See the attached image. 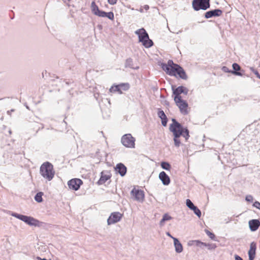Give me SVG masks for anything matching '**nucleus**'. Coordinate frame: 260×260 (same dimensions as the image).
Listing matches in <instances>:
<instances>
[{"instance_id": "obj_18", "label": "nucleus", "mask_w": 260, "mask_h": 260, "mask_svg": "<svg viewBox=\"0 0 260 260\" xmlns=\"http://www.w3.org/2000/svg\"><path fill=\"white\" fill-rule=\"evenodd\" d=\"M159 178L161 180L164 185H167L170 182L169 177L164 171L159 173Z\"/></svg>"}, {"instance_id": "obj_19", "label": "nucleus", "mask_w": 260, "mask_h": 260, "mask_svg": "<svg viewBox=\"0 0 260 260\" xmlns=\"http://www.w3.org/2000/svg\"><path fill=\"white\" fill-rule=\"evenodd\" d=\"M249 225L252 231H256L260 225V222L257 219H252L249 221Z\"/></svg>"}, {"instance_id": "obj_22", "label": "nucleus", "mask_w": 260, "mask_h": 260, "mask_svg": "<svg viewBox=\"0 0 260 260\" xmlns=\"http://www.w3.org/2000/svg\"><path fill=\"white\" fill-rule=\"evenodd\" d=\"M233 71H231V73L234 75L241 76L242 74L238 72L241 70L240 66L237 63H234L232 65Z\"/></svg>"}, {"instance_id": "obj_16", "label": "nucleus", "mask_w": 260, "mask_h": 260, "mask_svg": "<svg viewBox=\"0 0 260 260\" xmlns=\"http://www.w3.org/2000/svg\"><path fill=\"white\" fill-rule=\"evenodd\" d=\"M222 12L219 9H215L209 11L205 13V17L206 18H209L212 17L219 16L221 15Z\"/></svg>"}, {"instance_id": "obj_30", "label": "nucleus", "mask_w": 260, "mask_h": 260, "mask_svg": "<svg viewBox=\"0 0 260 260\" xmlns=\"http://www.w3.org/2000/svg\"><path fill=\"white\" fill-rule=\"evenodd\" d=\"M206 233L210 237V238H211L212 240L214 239L215 236L213 233L210 232L208 230L206 231Z\"/></svg>"}, {"instance_id": "obj_20", "label": "nucleus", "mask_w": 260, "mask_h": 260, "mask_svg": "<svg viewBox=\"0 0 260 260\" xmlns=\"http://www.w3.org/2000/svg\"><path fill=\"white\" fill-rule=\"evenodd\" d=\"M190 245H194L197 246H201L203 245L204 246L209 247V248H210L211 246L212 248H215L216 247V246L214 244L211 245L209 244H207L206 243L202 242L199 240H193L190 241Z\"/></svg>"}, {"instance_id": "obj_6", "label": "nucleus", "mask_w": 260, "mask_h": 260, "mask_svg": "<svg viewBox=\"0 0 260 260\" xmlns=\"http://www.w3.org/2000/svg\"><path fill=\"white\" fill-rule=\"evenodd\" d=\"M13 216L21 220L30 225L38 226L39 225V220L32 217L18 214L16 213L13 214Z\"/></svg>"}, {"instance_id": "obj_8", "label": "nucleus", "mask_w": 260, "mask_h": 260, "mask_svg": "<svg viewBox=\"0 0 260 260\" xmlns=\"http://www.w3.org/2000/svg\"><path fill=\"white\" fill-rule=\"evenodd\" d=\"M192 7L196 11L205 10L210 7L209 0H193Z\"/></svg>"}, {"instance_id": "obj_10", "label": "nucleus", "mask_w": 260, "mask_h": 260, "mask_svg": "<svg viewBox=\"0 0 260 260\" xmlns=\"http://www.w3.org/2000/svg\"><path fill=\"white\" fill-rule=\"evenodd\" d=\"M129 88V85L127 83H122L117 85L112 86L109 89L111 93L118 92L120 94L122 93V91H126Z\"/></svg>"}, {"instance_id": "obj_24", "label": "nucleus", "mask_w": 260, "mask_h": 260, "mask_svg": "<svg viewBox=\"0 0 260 260\" xmlns=\"http://www.w3.org/2000/svg\"><path fill=\"white\" fill-rule=\"evenodd\" d=\"M104 13L105 14H103L104 15L101 16V17H107L111 20H113L114 19V13L112 12L108 13L104 12Z\"/></svg>"}, {"instance_id": "obj_15", "label": "nucleus", "mask_w": 260, "mask_h": 260, "mask_svg": "<svg viewBox=\"0 0 260 260\" xmlns=\"http://www.w3.org/2000/svg\"><path fill=\"white\" fill-rule=\"evenodd\" d=\"M91 9L92 12L96 16L101 17L104 14V11L100 10L98 6L95 4V2H92L91 4Z\"/></svg>"}, {"instance_id": "obj_4", "label": "nucleus", "mask_w": 260, "mask_h": 260, "mask_svg": "<svg viewBox=\"0 0 260 260\" xmlns=\"http://www.w3.org/2000/svg\"><path fill=\"white\" fill-rule=\"evenodd\" d=\"M40 174L44 178L51 181L55 175L53 165L49 162L43 163L40 167Z\"/></svg>"}, {"instance_id": "obj_5", "label": "nucleus", "mask_w": 260, "mask_h": 260, "mask_svg": "<svg viewBox=\"0 0 260 260\" xmlns=\"http://www.w3.org/2000/svg\"><path fill=\"white\" fill-rule=\"evenodd\" d=\"M136 34L138 35L139 41L142 42L143 45L146 48H149L153 45V43L149 39L148 35L145 29H139L136 31Z\"/></svg>"}, {"instance_id": "obj_32", "label": "nucleus", "mask_w": 260, "mask_h": 260, "mask_svg": "<svg viewBox=\"0 0 260 260\" xmlns=\"http://www.w3.org/2000/svg\"><path fill=\"white\" fill-rule=\"evenodd\" d=\"M253 206L256 207V208H258L260 210V203H259L257 201H256L253 204Z\"/></svg>"}, {"instance_id": "obj_28", "label": "nucleus", "mask_w": 260, "mask_h": 260, "mask_svg": "<svg viewBox=\"0 0 260 260\" xmlns=\"http://www.w3.org/2000/svg\"><path fill=\"white\" fill-rule=\"evenodd\" d=\"M192 210L193 211L194 214H196L199 217H201V212L196 206H194L192 209Z\"/></svg>"}, {"instance_id": "obj_21", "label": "nucleus", "mask_w": 260, "mask_h": 260, "mask_svg": "<svg viewBox=\"0 0 260 260\" xmlns=\"http://www.w3.org/2000/svg\"><path fill=\"white\" fill-rule=\"evenodd\" d=\"M158 116L161 120L162 125L166 126L167 125L168 119L164 112L162 110H159L158 112Z\"/></svg>"}, {"instance_id": "obj_3", "label": "nucleus", "mask_w": 260, "mask_h": 260, "mask_svg": "<svg viewBox=\"0 0 260 260\" xmlns=\"http://www.w3.org/2000/svg\"><path fill=\"white\" fill-rule=\"evenodd\" d=\"M162 69L170 76L179 77L183 80L187 78V76L183 69L179 65L174 63L172 60H169L166 64H162Z\"/></svg>"}, {"instance_id": "obj_25", "label": "nucleus", "mask_w": 260, "mask_h": 260, "mask_svg": "<svg viewBox=\"0 0 260 260\" xmlns=\"http://www.w3.org/2000/svg\"><path fill=\"white\" fill-rule=\"evenodd\" d=\"M43 195V193L42 192H39L37 193L36 196L35 197V199L36 201L38 203H41L43 201L42 196Z\"/></svg>"}, {"instance_id": "obj_2", "label": "nucleus", "mask_w": 260, "mask_h": 260, "mask_svg": "<svg viewBox=\"0 0 260 260\" xmlns=\"http://www.w3.org/2000/svg\"><path fill=\"white\" fill-rule=\"evenodd\" d=\"M172 123L170 125V131L173 133L175 145L179 147L181 144L180 137L183 136L187 141L189 137V131L186 127H183L175 119H172Z\"/></svg>"}, {"instance_id": "obj_36", "label": "nucleus", "mask_w": 260, "mask_h": 260, "mask_svg": "<svg viewBox=\"0 0 260 260\" xmlns=\"http://www.w3.org/2000/svg\"><path fill=\"white\" fill-rule=\"evenodd\" d=\"M255 74V75H256L257 77L260 78V75L258 74V73L257 72Z\"/></svg>"}, {"instance_id": "obj_33", "label": "nucleus", "mask_w": 260, "mask_h": 260, "mask_svg": "<svg viewBox=\"0 0 260 260\" xmlns=\"http://www.w3.org/2000/svg\"><path fill=\"white\" fill-rule=\"evenodd\" d=\"M246 200L248 202H252L253 201V197L251 196H247L246 197Z\"/></svg>"}, {"instance_id": "obj_9", "label": "nucleus", "mask_w": 260, "mask_h": 260, "mask_svg": "<svg viewBox=\"0 0 260 260\" xmlns=\"http://www.w3.org/2000/svg\"><path fill=\"white\" fill-rule=\"evenodd\" d=\"M83 181L78 178H73L68 182L69 188L73 190H78L80 186L83 184Z\"/></svg>"}, {"instance_id": "obj_26", "label": "nucleus", "mask_w": 260, "mask_h": 260, "mask_svg": "<svg viewBox=\"0 0 260 260\" xmlns=\"http://www.w3.org/2000/svg\"><path fill=\"white\" fill-rule=\"evenodd\" d=\"M161 167L162 169L168 171H170L171 168V165L168 162L164 161L161 162Z\"/></svg>"}, {"instance_id": "obj_35", "label": "nucleus", "mask_w": 260, "mask_h": 260, "mask_svg": "<svg viewBox=\"0 0 260 260\" xmlns=\"http://www.w3.org/2000/svg\"><path fill=\"white\" fill-rule=\"evenodd\" d=\"M235 260H243V259L238 255L235 256Z\"/></svg>"}, {"instance_id": "obj_7", "label": "nucleus", "mask_w": 260, "mask_h": 260, "mask_svg": "<svg viewBox=\"0 0 260 260\" xmlns=\"http://www.w3.org/2000/svg\"><path fill=\"white\" fill-rule=\"evenodd\" d=\"M122 144L126 147L133 148L135 146V139L131 134L123 135L121 139Z\"/></svg>"}, {"instance_id": "obj_1", "label": "nucleus", "mask_w": 260, "mask_h": 260, "mask_svg": "<svg viewBox=\"0 0 260 260\" xmlns=\"http://www.w3.org/2000/svg\"><path fill=\"white\" fill-rule=\"evenodd\" d=\"M173 90L174 100L180 113L184 115L188 114L190 111V108L187 101L183 100L181 95V93L186 95L188 92V89L183 86H180L175 89L173 88Z\"/></svg>"}, {"instance_id": "obj_34", "label": "nucleus", "mask_w": 260, "mask_h": 260, "mask_svg": "<svg viewBox=\"0 0 260 260\" xmlns=\"http://www.w3.org/2000/svg\"><path fill=\"white\" fill-rule=\"evenodd\" d=\"M222 70L225 72H229V73H231V71H229L228 68L226 67H223L222 68Z\"/></svg>"}, {"instance_id": "obj_13", "label": "nucleus", "mask_w": 260, "mask_h": 260, "mask_svg": "<svg viewBox=\"0 0 260 260\" xmlns=\"http://www.w3.org/2000/svg\"><path fill=\"white\" fill-rule=\"evenodd\" d=\"M131 193L136 200L140 202H142L144 200L145 196L143 190L134 188Z\"/></svg>"}, {"instance_id": "obj_17", "label": "nucleus", "mask_w": 260, "mask_h": 260, "mask_svg": "<svg viewBox=\"0 0 260 260\" xmlns=\"http://www.w3.org/2000/svg\"><path fill=\"white\" fill-rule=\"evenodd\" d=\"M115 169L121 176H124L127 171L126 167L121 163L118 164L115 168Z\"/></svg>"}, {"instance_id": "obj_23", "label": "nucleus", "mask_w": 260, "mask_h": 260, "mask_svg": "<svg viewBox=\"0 0 260 260\" xmlns=\"http://www.w3.org/2000/svg\"><path fill=\"white\" fill-rule=\"evenodd\" d=\"M173 239L176 252L178 253L182 252L183 250L182 244L180 243L177 239L173 238Z\"/></svg>"}, {"instance_id": "obj_14", "label": "nucleus", "mask_w": 260, "mask_h": 260, "mask_svg": "<svg viewBox=\"0 0 260 260\" xmlns=\"http://www.w3.org/2000/svg\"><path fill=\"white\" fill-rule=\"evenodd\" d=\"M256 249V244L254 242L251 243L250 249L248 251V256L249 260H253L255 258Z\"/></svg>"}, {"instance_id": "obj_27", "label": "nucleus", "mask_w": 260, "mask_h": 260, "mask_svg": "<svg viewBox=\"0 0 260 260\" xmlns=\"http://www.w3.org/2000/svg\"><path fill=\"white\" fill-rule=\"evenodd\" d=\"M171 219V217L170 216H169L167 214H165L163 216L162 218L161 219V220L160 221V224L161 225H163L164 223L165 222V221L170 220Z\"/></svg>"}, {"instance_id": "obj_12", "label": "nucleus", "mask_w": 260, "mask_h": 260, "mask_svg": "<svg viewBox=\"0 0 260 260\" xmlns=\"http://www.w3.org/2000/svg\"><path fill=\"white\" fill-rule=\"evenodd\" d=\"M122 214L118 212H113L111 214L108 219L107 222L109 225L115 223L120 220Z\"/></svg>"}, {"instance_id": "obj_11", "label": "nucleus", "mask_w": 260, "mask_h": 260, "mask_svg": "<svg viewBox=\"0 0 260 260\" xmlns=\"http://www.w3.org/2000/svg\"><path fill=\"white\" fill-rule=\"evenodd\" d=\"M112 177L111 173L108 170H104L101 173V177L97 183L98 185H102L107 181L110 180Z\"/></svg>"}, {"instance_id": "obj_31", "label": "nucleus", "mask_w": 260, "mask_h": 260, "mask_svg": "<svg viewBox=\"0 0 260 260\" xmlns=\"http://www.w3.org/2000/svg\"><path fill=\"white\" fill-rule=\"evenodd\" d=\"M118 0H107L108 3L111 5H115Z\"/></svg>"}, {"instance_id": "obj_29", "label": "nucleus", "mask_w": 260, "mask_h": 260, "mask_svg": "<svg viewBox=\"0 0 260 260\" xmlns=\"http://www.w3.org/2000/svg\"><path fill=\"white\" fill-rule=\"evenodd\" d=\"M186 206L191 210L195 206L189 199L186 200Z\"/></svg>"}]
</instances>
